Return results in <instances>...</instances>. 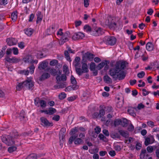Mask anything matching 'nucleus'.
Instances as JSON below:
<instances>
[{"label":"nucleus","mask_w":159,"mask_h":159,"mask_svg":"<svg viewBox=\"0 0 159 159\" xmlns=\"http://www.w3.org/2000/svg\"><path fill=\"white\" fill-rule=\"evenodd\" d=\"M128 63L125 61H119L110 69L109 71V75L115 80L124 79L125 77L126 73L123 70L128 66Z\"/></svg>","instance_id":"nucleus-1"},{"label":"nucleus","mask_w":159,"mask_h":159,"mask_svg":"<svg viewBox=\"0 0 159 159\" xmlns=\"http://www.w3.org/2000/svg\"><path fill=\"white\" fill-rule=\"evenodd\" d=\"M1 137L2 142L8 146L11 145L13 144H15L17 146L20 145V144L16 143L15 142L14 139L10 135H3Z\"/></svg>","instance_id":"nucleus-2"},{"label":"nucleus","mask_w":159,"mask_h":159,"mask_svg":"<svg viewBox=\"0 0 159 159\" xmlns=\"http://www.w3.org/2000/svg\"><path fill=\"white\" fill-rule=\"evenodd\" d=\"M103 41L107 45L113 46L116 43V39L114 36H107L103 38Z\"/></svg>","instance_id":"nucleus-3"},{"label":"nucleus","mask_w":159,"mask_h":159,"mask_svg":"<svg viewBox=\"0 0 159 159\" xmlns=\"http://www.w3.org/2000/svg\"><path fill=\"white\" fill-rule=\"evenodd\" d=\"M78 128L77 127H75L71 129L70 134L72 136L70 138L69 140V143L70 144H72L74 139L78 137V133H77L78 132Z\"/></svg>","instance_id":"nucleus-4"},{"label":"nucleus","mask_w":159,"mask_h":159,"mask_svg":"<svg viewBox=\"0 0 159 159\" xmlns=\"http://www.w3.org/2000/svg\"><path fill=\"white\" fill-rule=\"evenodd\" d=\"M94 57V55L88 52L83 55L82 61L86 62L87 60L91 61L93 60Z\"/></svg>","instance_id":"nucleus-5"},{"label":"nucleus","mask_w":159,"mask_h":159,"mask_svg":"<svg viewBox=\"0 0 159 159\" xmlns=\"http://www.w3.org/2000/svg\"><path fill=\"white\" fill-rule=\"evenodd\" d=\"M70 36L69 32L67 31L63 34L60 40L59 43L60 44H63L65 42L68 41V38Z\"/></svg>","instance_id":"nucleus-6"},{"label":"nucleus","mask_w":159,"mask_h":159,"mask_svg":"<svg viewBox=\"0 0 159 159\" xmlns=\"http://www.w3.org/2000/svg\"><path fill=\"white\" fill-rule=\"evenodd\" d=\"M40 120L41 121V124L44 127L52 126L53 125V123L49 122L45 117H41Z\"/></svg>","instance_id":"nucleus-7"},{"label":"nucleus","mask_w":159,"mask_h":159,"mask_svg":"<svg viewBox=\"0 0 159 159\" xmlns=\"http://www.w3.org/2000/svg\"><path fill=\"white\" fill-rule=\"evenodd\" d=\"M5 59L7 62L9 63H17L20 61V58H17L15 57L10 58L8 56H6Z\"/></svg>","instance_id":"nucleus-8"},{"label":"nucleus","mask_w":159,"mask_h":159,"mask_svg":"<svg viewBox=\"0 0 159 159\" xmlns=\"http://www.w3.org/2000/svg\"><path fill=\"white\" fill-rule=\"evenodd\" d=\"M84 37V34L81 32L75 33L72 36V39L73 40H76L78 39H82Z\"/></svg>","instance_id":"nucleus-9"},{"label":"nucleus","mask_w":159,"mask_h":159,"mask_svg":"<svg viewBox=\"0 0 159 159\" xmlns=\"http://www.w3.org/2000/svg\"><path fill=\"white\" fill-rule=\"evenodd\" d=\"M6 41L9 46H11L16 45L17 42V40L15 38H7Z\"/></svg>","instance_id":"nucleus-10"},{"label":"nucleus","mask_w":159,"mask_h":159,"mask_svg":"<svg viewBox=\"0 0 159 159\" xmlns=\"http://www.w3.org/2000/svg\"><path fill=\"white\" fill-rule=\"evenodd\" d=\"M34 85V82L30 80H27L24 82V86L30 89Z\"/></svg>","instance_id":"nucleus-11"},{"label":"nucleus","mask_w":159,"mask_h":159,"mask_svg":"<svg viewBox=\"0 0 159 159\" xmlns=\"http://www.w3.org/2000/svg\"><path fill=\"white\" fill-rule=\"evenodd\" d=\"M33 58L31 55H29L26 56L23 59V61L25 63H32Z\"/></svg>","instance_id":"nucleus-12"},{"label":"nucleus","mask_w":159,"mask_h":159,"mask_svg":"<svg viewBox=\"0 0 159 159\" xmlns=\"http://www.w3.org/2000/svg\"><path fill=\"white\" fill-rule=\"evenodd\" d=\"M118 132L122 136L125 138H128L129 136V133L127 131L122 129H119L118 130Z\"/></svg>","instance_id":"nucleus-13"},{"label":"nucleus","mask_w":159,"mask_h":159,"mask_svg":"<svg viewBox=\"0 0 159 159\" xmlns=\"http://www.w3.org/2000/svg\"><path fill=\"white\" fill-rule=\"evenodd\" d=\"M82 70L84 73H87L89 72V70L87 67V65L86 62H84L82 60Z\"/></svg>","instance_id":"nucleus-14"},{"label":"nucleus","mask_w":159,"mask_h":159,"mask_svg":"<svg viewBox=\"0 0 159 159\" xmlns=\"http://www.w3.org/2000/svg\"><path fill=\"white\" fill-rule=\"evenodd\" d=\"M36 15L37 16L36 23L38 24L43 19V15L42 14L41 12L40 11H38L37 12Z\"/></svg>","instance_id":"nucleus-15"},{"label":"nucleus","mask_w":159,"mask_h":159,"mask_svg":"<svg viewBox=\"0 0 159 159\" xmlns=\"http://www.w3.org/2000/svg\"><path fill=\"white\" fill-rule=\"evenodd\" d=\"M109 63V61L105 60L104 61L99 64L97 66L96 68L98 70H100L102 69L106 64Z\"/></svg>","instance_id":"nucleus-16"},{"label":"nucleus","mask_w":159,"mask_h":159,"mask_svg":"<svg viewBox=\"0 0 159 159\" xmlns=\"http://www.w3.org/2000/svg\"><path fill=\"white\" fill-rule=\"evenodd\" d=\"M56 80L57 82H59L61 80L63 81H65L66 80V76L64 74L62 75L61 76L57 75L56 77Z\"/></svg>","instance_id":"nucleus-17"},{"label":"nucleus","mask_w":159,"mask_h":159,"mask_svg":"<svg viewBox=\"0 0 159 159\" xmlns=\"http://www.w3.org/2000/svg\"><path fill=\"white\" fill-rule=\"evenodd\" d=\"M48 64L47 63L43 61L39 64L38 68L40 70L44 69L47 66Z\"/></svg>","instance_id":"nucleus-18"},{"label":"nucleus","mask_w":159,"mask_h":159,"mask_svg":"<svg viewBox=\"0 0 159 159\" xmlns=\"http://www.w3.org/2000/svg\"><path fill=\"white\" fill-rule=\"evenodd\" d=\"M25 33L28 36L31 35L34 32V30L31 28L25 29L24 30Z\"/></svg>","instance_id":"nucleus-19"},{"label":"nucleus","mask_w":159,"mask_h":159,"mask_svg":"<svg viewBox=\"0 0 159 159\" xmlns=\"http://www.w3.org/2000/svg\"><path fill=\"white\" fill-rule=\"evenodd\" d=\"M50 77V75L47 73H44L40 77L39 80L40 81L44 80L49 78Z\"/></svg>","instance_id":"nucleus-20"},{"label":"nucleus","mask_w":159,"mask_h":159,"mask_svg":"<svg viewBox=\"0 0 159 159\" xmlns=\"http://www.w3.org/2000/svg\"><path fill=\"white\" fill-rule=\"evenodd\" d=\"M154 48L153 44L151 42H148L146 44V49L149 51H151L153 50Z\"/></svg>","instance_id":"nucleus-21"},{"label":"nucleus","mask_w":159,"mask_h":159,"mask_svg":"<svg viewBox=\"0 0 159 159\" xmlns=\"http://www.w3.org/2000/svg\"><path fill=\"white\" fill-rule=\"evenodd\" d=\"M46 70L48 71L52 75H56L57 73L56 69L50 67L47 68Z\"/></svg>","instance_id":"nucleus-22"},{"label":"nucleus","mask_w":159,"mask_h":159,"mask_svg":"<svg viewBox=\"0 0 159 159\" xmlns=\"http://www.w3.org/2000/svg\"><path fill=\"white\" fill-rule=\"evenodd\" d=\"M65 130L63 128H62L60 130L59 133V137L60 139L62 140L65 136Z\"/></svg>","instance_id":"nucleus-23"},{"label":"nucleus","mask_w":159,"mask_h":159,"mask_svg":"<svg viewBox=\"0 0 159 159\" xmlns=\"http://www.w3.org/2000/svg\"><path fill=\"white\" fill-rule=\"evenodd\" d=\"M74 143L75 144L80 145L84 143V141L83 140L80 138H76L74 140Z\"/></svg>","instance_id":"nucleus-24"},{"label":"nucleus","mask_w":159,"mask_h":159,"mask_svg":"<svg viewBox=\"0 0 159 159\" xmlns=\"http://www.w3.org/2000/svg\"><path fill=\"white\" fill-rule=\"evenodd\" d=\"M104 80L106 83H111L112 82L111 79L107 75H105L104 76Z\"/></svg>","instance_id":"nucleus-25"},{"label":"nucleus","mask_w":159,"mask_h":159,"mask_svg":"<svg viewBox=\"0 0 159 159\" xmlns=\"http://www.w3.org/2000/svg\"><path fill=\"white\" fill-rule=\"evenodd\" d=\"M157 148V146H149L147 147V150L149 153H152L153 152V150Z\"/></svg>","instance_id":"nucleus-26"},{"label":"nucleus","mask_w":159,"mask_h":159,"mask_svg":"<svg viewBox=\"0 0 159 159\" xmlns=\"http://www.w3.org/2000/svg\"><path fill=\"white\" fill-rule=\"evenodd\" d=\"M56 112V109L52 107H50L48 110V114L49 115H53Z\"/></svg>","instance_id":"nucleus-27"},{"label":"nucleus","mask_w":159,"mask_h":159,"mask_svg":"<svg viewBox=\"0 0 159 159\" xmlns=\"http://www.w3.org/2000/svg\"><path fill=\"white\" fill-rule=\"evenodd\" d=\"M17 11L14 12L11 14V18L14 22L17 19Z\"/></svg>","instance_id":"nucleus-28"},{"label":"nucleus","mask_w":159,"mask_h":159,"mask_svg":"<svg viewBox=\"0 0 159 159\" xmlns=\"http://www.w3.org/2000/svg\"><path fill=\"white\" fill-rule=\"evenodd\" d=\"M37 155L35 153H32L28 155L26 159H37Z\"/></svg>","instance_id":"nucleus-29"},{"label":"nucleus","mask_w":159,"mask_h":159,"mask_svg":"<svg viewBox=\"0 0 159 159\" xmlns=\"http://www.w3.org/2000/svg\"><path fill=\"white\" fill-rule=\"evenodd\" d=\"M128 120L125 118H123V120H121V125L123 127H126L128 125Z\"/></svg>","instance_id":"nucleus-30"},{"label":"nucleus","mask_w":159,"mask_h":159,"mask_svg":"<svg viewBox=\"0 0 159 159\" xmlns=\"http://www.w3.org/2000/svg\"><path fill=\"white\" fill-rule=\"evenodd\" d=\"M40 107L42 108H45L46 106V102L45 101L41 100L39 101Z\"/></svg>","instance_id":"nucleus-31"},{"label":"nucleus","mask_w":159,"mask_h":159,"mask_svg":"<svg viewBox=\"0 0 159 159\" xmlns=\"http://www.w3.org/2000/svg\"><path fill=\"white\" fill-rule=\"evenodd\" d=\"M24 87V82H23L19 83L16 87V90L20 91Z\"/></svg>","instance_id":"nucleus-32"},{"label":"nucleus","mask_w":159,"mask_h":159,"mask_svg":"<svg viewBox=\"0 0 159 159\" xmlns=\"http://www.w3.org/2000/svg\"><path fill=\"white\" fill-rule=\"evenodd\" d=\"M80 60V58L79 57H76L75 60V64L74 66L75 67H77L78 66L80 63L79 62Z\"/></svg>","instance_id":"nucleus-33"},{"label":"nucleus","mask_w":159,"mask_h":159,"mask_svg":"<svg viewBox=\"0 0 159 159\" xmlns=\"http://www.w3.org/2000/svg\"><path fill=\"white\" fill-rule=\"evenodd\" d=\"M127 111L130 115L133 116H135L136 115L135 113H134V109L133 108L130 107L129 108L128 110Z\"/></svg>","instance_id":"nucleus-34"},{"label":"nucleus","mask_w":159,"mask_h":159,"mask_svg":"<svg viewBox=\"0 0 159 159\" xmlns=\"http://www.w3.org/2000/svg\"><path fill=\"white\" fill-rule=\"evenodd\" d=\"M25 111L22 110L20 111L19 114V117L20 120L22 121L25 118Z\"/></svg>","instance_id":"nucleus-35"},{"label":"nucleus","mask_w":159,"mask_h":159,"mask_svg":"<svg viewBox=\"0 0 159 159\" xmlns=\"http://www.w3.org/2000/svg\"><path fill=\"white\" fill-rule=\"evenodd\" d=\"M121 120L120 119H116L114 121V125L116 127L120 125H121Z\"/></svg>","instance_id":"nucleus-36"},{"label":"nucleus","mask_w":159,"mask_h":159,"mask_svg":"<svg viewBox=\"0 0 159 159\" xmlns=\"http://www.w3.org/2000/svg\"><path fill=\"white\" fill-rule=\"evenodd\" d=\"M49 27L55 33L57 29L58 28V26L55 24H54L50 26Z\"/></svg>","instance_id":"nucleus-37"},{"label":"nucleus","mask_w":159,"mask_h":159,"mask_svg":"<svg viewBox=\"0 0 159 159\" xmlns=\"http://www.w3.org/2000/svg\"><path fill=\"white\" fill-rule=\"evenodd\" d=\"M98 114L99 118H101L105 114V111L103 109H100L99 111V112H98Z\"/></svg>","instance_id":"nucleus-38"},{"label":"nucleus","mask_w":159,"mask_h":159,"mask_svg":"<svg viewBox=\"0 0 159 159\" xmlns=\"http://www.w3.org/2000/svg\"><path fill=\"white\" fill-rule=\"evenodd\" d=\"M54 33L53 31L49 27L45 31L46 35H50Z\"/></svg>","instance_id":"nucleus-39"},{"label":"nucleus","mask_w":159,"mask_h":159,"mask_svg":"<svg viewBox=\"0 0 159 159\" xmlns=\"http://www.w3.org/2000/svg\"><path fill=\"white\" fill-rule=\"evenodd\" d=\"M66 94L64 92H62L59 94L58 95L59 99L60 100H63L66 97Z\"/></svg>","instance_id":"nucleus-40"},{"label":"nucleus","mask_w":159,"mask_h":159,"mask_svg":"<svg viewBox=\"0 0 159 159\" xmlns=\"http://www.w3.org/2000/svg\"><path fill=\"white\" fill-rule=\"evenodd\" d=\"M84 29L87 32H90L92 29L88 25H86L84 26Z\"/></svg>","instance_id":"nucleus-41"},{"label":"nucleus","mask_w":159,"mask_h":159,"mask_svg":"<svg viewBox=\"0 0 159 159\" xmlns=\"http://www.w3.org/2000/svg\"><path fill=\"white\" fill-rule=\"evenodd\" d=\"M75 67L76 72L79 75H80L83 73H84L81 68H77V67Z\"/></svg>","instance_id":"nucleus-42"},{"label":"nucleus","mask_w":159,"mask_h":159,"mask_svg":"<svg viewBox=\"0 0 159 159\" xmlns=\"http://www.w3.org/2000/svg\"><path fill=\"white\" fill-rule=\"evenodd\" d=\"M152 142H151L150 139L149 138L147 137L145 139L144 142V144L146 146H148L150 144H152Z\"/></svg>","instance_id":"nucleus-43"},{"label":"nucleus","mask_w":159,"mask_h":159,"mask_svg":"<svg viewBox=\"0 0 159 159\" xmlns=\"http://www.w3.org/2000/svg\"><path fill=\"white\" fill-rule=\"evenodd\" d=\"M96 27L92 28L91 31L90 32L91 34L95 36H98V34L97 33Z\"/></svg>","instance_id":"nucleus-44"},{"label":"nucleus","mask_w":159,"mask_h":159,"mask_svg":"<svg viewBox=\"0 0 159 159\" xmlns=\"http://www.w3.org/2000/svg\"><path fill=\"white\" fill-rule=\"evenodd\" d=\"M57 84H59L60 86L59 88H60L62 89L66 86V84H65L66 82H62L60 81L59 82L57 81Z\"/></svg>","instance_id":"nucleus-45"},{"label":"nucleus","mask_w":159,"mask_h":159,"mask_svg":"<svg viewBox=\"0 0 159 159\" xmlns=\"http://www.w3.org/2000/svg\"><path fill=\"white\" fill-rule=\"evenodd\" d=\"M107 112H110L112 111L113 108L111 106H107L104 107V110Z\"/></svg>","instance_id":"nucleus-46"},{"label":"nucleus","mask_w":159,"mask_h":159,"mask_svg":"<svg viewBox=\"0 0 159 159\" xmlns=\"http://www.w3.org/2000/svg\"><path fill=\"white\" fill-rule=\"evenodd\" d=\"M17 148L15 146H11L9 147L8 149V151L10 153H11L16 150Z\"/></svg>","instance_id":"nucleus-47"},{"label":"nucleus","mask_w":159,"mask_h":159,"mask_svg":"<svg viewBox=\"0 0 159 159\" xmlns=\"http://www.w3.org/2000/svg\"><path fill=\"white\" fill-rule=\"evenodd\" d=\"M71 82L73 84H77V81L73 75H71L70 79Z\"/></svg>","instance_id":"nucleus-48"},{"label":"nucleus","mask_w":159,"mask_h":159,"mask_svg":"<svg viewBox=\"0 0 159 159\" xmlns=\"http://www.w3.org/2000/svg\"><path fill=\"white\" fill-rule=\"evenodd\" d=\"M145 73L144 71H142L138 73L137 74V76L139 78H142L144 76Z\"/></svg>","instance_id":"nucleus-49"},{"label":"nucleus","mask_w":159,"mask_h":159,"mask_svg":"<svg viewBox=\"0 0 159 159\" xmlns=\"http://www.w3.org/2000/svg\"><path fill=\"white\" fill-rule=\"evenodd\" d=\"M13 53L15 55H17L19 53L18 50L17 48L13 47L12 48Z\"/></svg>","instance_id":"nucleus-50"},{"label":"nucleus","mask_w":159,"mask_h":159,"mask_svg":"<svg viewBox=\"0 0 159 159\" xmlns=\"http://www.w3.org/2000/svg\"><path fill=\"white\" fill-rule=\"evenodd\" d=\"M18 46L21 49L24 48L25 47V43L23 42H21L18 43Z\"/></svg>","instance_id":"nucleus-51"},{"label":"nucleus","mask_w":159,"mask_h":159,"mask_svg":"<svg viewBox=\"0 0 159 159\" xmlns=\"http://www.w3.org/2000/svg\"><path fill=\"white\" fill-rule=\"evenodd\" d=\"M109 26L111 29H115L116 27V24L115 22L111 23L109 24Z\"/></svg>","instance_id":"nucleus-52"},{"label":"nucleus","mask_w":159,"mask_h":159,"mask_svg":"<svg viewBox=\"0 0 159 159\" xmlns=\"http://www.w3.org/2000/svg\"><path fill=\"white\" fill-rule=\"evenodd\" d=\"M20 74H24L25 75H28L29 72V70H21L20 71Z\"/></svg>","instance_id":"nucleus-53"},{"label":"nucleus","mask_w":159,"mask_h":159,"mask_svg":"<svg viewBox=\"0 0 159 159\" xmlns=\"http://www.w3.org/2000/svg\"><path fill=\"white\" fill-rule=\"evenodd\" d=\"M22 135V134H19L18 132H16L13 134V136L15 139H19Z\"/></svg>","instance_id":"nucleus-54"},{"label":"nucleus","mask_w":159,"mask_h":159,"mask_svg":"<svg viewBox=\"0 0 159 159\" xmlns=\"http://www.w3.org/2000/svg\"><path fill=\"white\" fill-rule=\"evenodd\" d=\"M97 33L98 34V36L102 34L103 32L102 30V29L100 28L96 27Z\"/></svg>","instance_id":"nucleus-55"},{"label":"nucleus","mask_w":159,"mask_h":159,"mask_svg":"<svg viewBox=\"0 0 159 159\" xmlns=\"http://www.w3.org/2000/svg\"><path fill=\"white\" fill-rule=\"evenodd\" d=\"M60 116L58 115H54L52 118V120L56 121H58L59 120Z\"/></svg>","instance_id":"nucleus-56"},{"label":"nucleus","mask_w":159,"mask_h":159,"mask_svg":"<svg viewBox=\"0 0 159 159\" xmlns=\"http://www.w3.org/2000/svg\"><path fill=\"white\" fill-rule=\"evenodd\" d=\"M58 63V61L56 60H53L50 62V65L51 66H54L56 65Z\"/></svg>","instance_id":"nucleus-57"},{"label":"nucleus","mask_w":159,"mask_h":159,"mask_svg":"<svg viewBox=\"0 0 159 159\" xmlns=\"http://www.w3.org/2000/svg\"><path fill=\"white\" fill-rule=\"evenodd\" d=\"M96 65L93 62H91L90 65V69L91 70H94L95 68Z\"/></svg>","instance_id":"nucleus-58"},{"label":"nucleus","mask_w":159,"mask_h":159,"mask_svg":"<svg viewBox=\"0 0 159 159\" xmlns=\"http://www.w3.org/2000/svg\"><path fill=\"white\" fill-rule=\"evenodd\" d=\"M63 71L66 74L69 72L68 68L67 66L66 65H64L63 66Z\"/></svg>","instance_id":"nucleus-59"},{"label":"nucleus","mask_w":159,"mask_h":159,"mask_svg":"<svg viewBox=\"0 0 159 159\" xmlns=\"http://www.w3.org/2000/svg\"><path fill=\"white\" fill-rule=\"evenodd\" d=\"M29 68L30 69V72L31 73L33 74L34 72L35 69V67L34 65H32Z\"/></svg>","instance_id":"nucleus-60"},{"label":"nucleus","mask_w":159,"mask_h":159,"mask_svg":"<svg viewBox=\"0 0 159 159\" xmlns=\"http://www.w3.org/2000/svg\"><path fill=\"white\" fill-rule=\"evenodd\" d=\"M147 124L149 127L153 128L155 126L154 123L152 121H148L147 122Z\"/></svg>","instance_id":"nucleus-61"},{"label":"nucleus","mask_w":159,"mask_h":159,"mask_svg":"<svg viewBox=\"0 0 159 159\" xmlns=\"http://www.w3.org/2000/svg\"><path fill=\"white\" fill-rule=\"evenodd\" d=\"M12 49H11L10 48H8L6 52V54H7V56H8L9 55L11 54L12 53Z\"/></svg>","instance_id":"nucleus-62"},{"label":"nucleus","mask_w":159,"mask_h":159,"mask_svg":"<svg viewBox=\"0 0 159 159\" xmlns=\"http://www.w3.org/2000/svg\"><path fill=\"white\" fill-rule=\"evenodd\" d=\"M89 0H84V6L86 7H88L89 5Z\"/></svg>","instance_id":"nucleus-63"},{"label":"nucleus","mask_w":159,"mask_h":159,"mask_svg":"<svg viewBox=\"0 0 159 159\" xmlns=\"http://www.w3.org/2000/svg\"><path fill=\"white\" fill-rule=\"evenodd\" d=\"M156 149L155 153L156 157L157 158L159 159V148L157 146V148Z\"/></svg>","instance_id":"nucleus-64"}]
</instances>
